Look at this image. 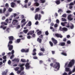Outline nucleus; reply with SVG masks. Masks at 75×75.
I'll return each mask as SVG.
<instances>
[{
    "label": "nucleus",
    "instance_id": "09e8293b",
    "mask_svg": "<svg viewBox=\"0 0 75 75\" xmlns=\"http://www.w3.org/2000/svg\"><path fill=\"white\" fill-rule=\"evenodd\" d=\"M5 7H6V8H8V4L7 3H6L5 4Z\"/></svg>",
    "mask_w": 75,
    "mask_h": 75
},
{
    "label": "nucleus",
    "instance_id": "c756f323",
    "mask_svg": "<svg viewBox=\"0 0 75 75\" xmlns=\"http://www.w3.org/2000/svg\"><path fill=\"white\" fill-rule=\"evenodd\" d=\"M20 69V67H15L14 68V69L15 71H18V69Z\"/></svg>",
    "mask_w": 75,
    "mask_h": 75
},
{
    "label": "nucleus",
    "instance_id": "0eeeda50",
    "mask_svg": "<svg viewBox=\"0 0 75 75\" xmlns=\"http://www.w3.org/2000/svg\"><path fill=\"white\" fill-rule=\"evenodd\" d=\"M21 52H28L29 49H27L25 50L24 49H22L21 50Z\"/></svg>",
    "mask_w": 75,
    "mask_h": 75
},
{
    "label": "nucleus",
    "instance_id": "13d9d810",
    "mask_svg": "<svg viewBox=\"0 0 75 75\" xmlns=\"http://www.w3.org/2000/svg\"><path fill=\"white\" fill-rule=\"evenodd\" d=\"M14 56V54H12V55L10 57V59H13Z\"/></svg>",
    "mask_w": 75,
    "mask_h": 75
},
{
    "label": "nucleus",
    "instance_id": "864d4df0",
    "mask_svg": "<svg viewBox=\"0 0 75 75\" xmlns=\"http://www.w3.org/2000/svg\"><path fill=\"white\" fill-rule=\"evenodd\" d=\"M40 38H43V35H42L39 36Z\"/></svg>",
    "mask_w": 75,
    "mask_h": 75
},
{
    "label": "nucleus",
    "instance_id": "e2e57ef3",
    "mask_svg": "<svg viewBox=\"0 0 75 75\" xmlns=\"http://www.w3.org/2000/svg\"><path fill=\"white\" fill-rule=\"evenodd\" d=\"M61 11L62 12V9H59L58 11V13H59V12Z\"/></svg>",
    "mask_w": 75,
    "mask_h": 75
},
{
    "label": "nucleus",
    "instance_id": "c03bdc74",
    "mask_svg": "<svg viewBox=\"0 0 75 75\" xmlns=\"http://www.w3.org/2000/svg\"><path fill=\"white\" fill-rule=\"evenodd\" d=\"M67 44H71V41H70V40H68L67 42Z\"/></svg>",
    "mask_w": 75,
    "mask_h": 75
},
{
    "label": "nucleus",
    "instance_id": "a211bd4d",
    "mask_svg": "<svg viewBox=\"0 0 75 75\" xmlns=\"http://www.w3.org/2000/svg\"><path fill=\"white\" fill-rule=\"evenodd\" d=\"M55 3L56 4H57V5L59 4H60L61 3V2H60V0H57L55 1Z\"/></svg>",
    "mask_w": 75,
    "mask_h": 75
},
{
    "label": "nucleus",
    "instance_id": "f8f14e48",
    "mask_svg": "<svg viewBox=\"0 0 75 75\" xmlns=\"http://www.w3.org/2000/svg\"><path fill=\"white\" fill-rule=\"evenodd\" d=\"M58 45L60 46H65V42H62L59 43Z\"/></svg>",
    "mask_w": 75,
    "mask_h": 75
},
{
    "label": "nucleus",
    "instance_id": "dca6fc26",
    "mask_svg": "<svg viewBox=\"0 0 75 75\" xmlns=\"http://www.w3.org/2000/svg\"><path fill=\"white\" fill-rule=\"evenodd\" d=\"M65 26L67 28H69V27H70V25H69V23L66 22Z\"/></svg>",
    "mask_w": 75,
    "mask_h": 75
},
{
    "label": "nucleus",
    "instance_id": "37998d69",
    "mask_svg": "<svg viewBox=\"0 0 75 75\" xmlns=\"http://www.w3.org/2000/svg\"><path fill=\"white\" fill-rule=\"evenodd\" d=\"M6 8H4L3 9V13H4L5 12H6Z\"/></svg>",
    "mask_w": 75,
    "mask_h": 75
},
{
    "label": "nucleus",
    "instance_id": "58836bf2",
    "mask_svg": "<svg viewBox=\"0 0 75 75\" xmlns=\"http://www.w3.org/2000/svg\"><path fill=\"white\" fill-rule=\"evenodd\" d=\"M49 43L50 44L51 47H52L53 46V43H52V42L51 41H50Z\"/></svg>",
    "mask_w": 75,
    "mask_h": 75
},
{
    "label": "nucleus",
    "instance_id": "f03ea898",
    "mask_svg": "<svg viewBox=\"0 0 75 75\" xmlns=\"http://www.w3.org/2000/svg\"><path fill=\"white\" fill-rule=\"evenodd\" d=\"M74 64H75V60L74 59L71 60L68 65V67H72V65H74Z\"/></svg>",
    "mask_w": 75,
    "mask_h": 75
},
{
    "label": "nucleus",
    "instance_id": "72a5a7b5",
    "mask_svg": "<svg viewBox=\"0 0 75 75\" xmlns=\"http://www.w3.org/2000/svg\"><path fill=\"white\" fill-rule=\"evenodd\" d=\"M13 11V9H12V8H8V11H9V12H11V11Z\"/></svg>",
    "mask_w": 75,
    "mask_h": 75
},
{
    "label": "nucleus",
    "instance_id": "680f3d73",
    "mask_svg": "<svg viewBox=\"0 0 75 75\" xmlns=\"http://www.w3.org/2000/svg\"><path fill=\"white\" fill-rule=\"evenodd\" d=\"M31 4V2H29L28 3V6H30Z\"/></svg>",
    "mask_w": 75,
    "mask_h": 75
},
{
    "label": "nucleus",
    "instance_id": "ddd939ff",
    "mask_svg": "<svg viewBox=\"0 0 75 75\" xmlns=\"http://www.w3.org/2000/svg\"><path fill=\"white\" fill-rule=\"evenodd\" d=\"M18 22V21L16 19H14L12 22V24L13 25H16V24Z\"/></svg>",
    "mask_w": 75,
    "mask_h": 75
},
{
    "label": "nucleus",
    "instance_id": "423d86ee",
    "mask_svg": "<svg viewBox=\"0 0 75 75\" xmlns=\"http://www.w3.org/2000/svg\"><path fill=\"white\" fill-rule=\"evenodd\" d=\"M41 18V15L40 14L39 15V16L37 14L35 15V19H40Z\"/></svg>",
    "mask_w": 75,
    "mask_h": 75
},
{
    "label": "nucleus",
    "instance_id": "6e6d98bb",
    "mask_svg": "<svg viewBox=\"0 0 75 75\" xmlns=\"http://www.w3.org/2000/svg\"><path fill=\"white\" fill-rule=\"evenodd\" d=\"M3 58L4 59H6L7 58V57H6V56H4L3 57Z\"/></svg>",
    "mask_w": 75,
    "mask_h": 75
},
{
    "label": "nucleus",
    "instance_id": "f257e3e1",
    "mask_svg": "<svg viewBox=\"0 0 75 75\" xmlns=\"http://www.w3.org/2000/svg\"><path fill=\"white\" fill-rule=\"evenodd\" d=\"M54 65V64L53 63H51L50 64V66L51 67H52L53 68H54L55 69H56L57 68V67H58L59 68H60V64H59V63L56 62L55 64Z\"/></svg>",
    "mask_w": 75,
    "mask_h": 75
},
{
    "label": "nucleus",
    "instance_id": "2eb2a0df",
    "mask_svg": "<svg viewBox=\"0 0 75 75\" xmlns=\"http://www.w3.org/2000/svg\"><path fill=\"white\" fill-rule=\"evenodd\" d=\"M16 6V3H15L14 2H12L11 4V7H14V6Z\"/></svg>",
    "mask_w": 75,
    "mask_h": 75
},
{
    "label": "nucleus",
    "instance_id": "0e129e2a",
    "mask_svg": "<svg viewBox=\"0 0 75 75\" xmlns=\"http://www.w3.org/2000/svg\"><path fill=\"white\" fill-rule=\"evenodd\" d=\"M67 13H71V11L70 10L67 11Z\"/></svg>",
    "mask_w": 75,
    "mask_h": 75
},
{
    "label": "nucleus",
    "instance_id": "052dcab7",
    "mask_svg": "<svg viewBox=\"0 0 75 75\" xmlns=\"http://www.w3.org/2000/svg\"><path fill=\"white\" fill-rule=\"evenodd\" d=\"M25 19H23L21 21V23H24V22H25Z\"/></svg>",
    "mask_w": 75,
    "mask_h": 75
},
{
    "label": "nucleus",
    "instance_id": "c9c22d12",
    "mask_svg": "<svg viewBox=\"0 0 75 75\" xmlns=\"http://www.w3.org/2000/svg\"><path fill=\"white\" fill-rule=\"evenodd\" d=\"M21 70H18L17 72V74H20V73H21Z\"/></svg>",
    "mask_w": 75,
    "mask_h": 75
},
{
    "label": "nucleus",
    "instance_id": "de8ad7c7",
    "mask_svg": "<svg viewBox=\"0 0 75 75\" xmlns=\"http://www.w3.org/2000/svg\"><path fill=\"white\" fill-rule=\"evenodd\" d=\"M33 58L35 59H38V57L36 56L33 57Z\"/></svg>",
    "mask_w": 75,
    "mask_h": 75
},
{
    "label": "nucleus",
    "instance_id": "8fccbe9b",
    "mask_svg": "<svg viewBox=\"0 0 75 75\" xmlns=\"http://www.w3.org/2000/svg\"><path fill=\"white\" fill-rule=\"evenodd\" d=\"M24 67H21V70H20L21 71H24Z\"/></svg>",
    "mask_w": 75,
    "mask_h": 75
},
{
    "label": "nucleus",
    "instance_id": "bb28decb",
    "mask_svg": "<svg viewBox=\"0 0 75 75\" xmlns=\"http://www.w3.org/2000/svg\"><path fill=\"white\" fill-rule=\"evenodd\" d=\"M21 61L22 62H26V60L25 59H21Z\"/></svg>",
    "mask_w": 75,
    "mask_h": 75
},
{
    "label": "nucleus",
    "instance_id": "69168bd1",
    "mask_svg": "<svg viewBox=\"0 0 75 75\" xmlns=\"http://www.w3.org/2000/svg\"><path fill=\"white\" fill-rule=\"evenodd\" d=\"M17 14L16 13H14L13 14V17H16L17 16Z\"/></svg>",
    "mask_w": 75,
    "mask_h": 75
},
{
    "label": "nucleus",
    "instance_id": "603ef678",
    "mask_svg": "<svg viewBox=\"0 0 75 75\" xmlns=\"http://www.w3.org/2000/svg\"><path fill=\"white\" fill-rule=\"evenodd\" d=\"M40 8H38L36 9V11H40Z\"/></svg>",
    "mask_w": 75,
    "mask_h": 75
},
{
    "label": "nucleus",
    "instance_id": "4c0bfd02",
    "mask_svg": "<svg viewBox=\"0 0 75 75\" xmlns=\"http://www.w3.org/2000/svg\"><path fill=\"white\" fill-rule=\"evenodd\" d=\"M40 50L41 51H42V52H44L45 51V49L44 48H41Z\"/></svg>",
    "mask_w": 75,
    "mask_h": 75
},
{
    "label": "nucleus",
    "instance_id": "39448f33",
    "mask_svg": "<svg viewBox=\"0 0 75 75\" xmlns=\"http://www.w3.org/2000/svg\"><path fill=\"white\" fill-rule=\"evenodd\" d=\"M55 36L57 38H62L63 37V36L61 35V34H59V33H56L55 34Z\"/></svg>",
    "mask_w": 75,
    "mask_h": 75
},
{
    "label": "nucleus",
    "instance_id": "7ed1b4c3",
    "mask_svg": "<svg viewBox=\"0 0 75 75\" xmlns=\"http://www.w3.org/2000/svg\"><path fill=\"white\" fill-rule=\"evenodd\" d=\"M59 30L61 31L65 32L68 30V29L65 27L62 28V27L60 26L59 28Z\"/></svg>",
    "mask_w": 75,
    "mask_h": 75
},
{
    "label": "nucleus",
    "instance_id": "a18cd8bd",
    "mask_svg": "<svg viewBox=\"0 0 75 75\" xmlns=\"http://www.w3.org/2000/svg\"><path fill=\"white\" fill-rule=\"evenodd\" d=\"M26 23H27V22H26L24 23L22 25L21 27H23V26H24V25H25V24H26Z\"/></svg>",
    "mask_w": 75,
    "mask_h": 75
},
{
    "label": "nucleus",
    "instance_id": "b1692460",
    "mask_svg": "<svg viewBox=\"0 0 75 75\" xmlns=\"http://www.w3.org/2000/svg\"><path fill=\"white\" fill-rule=\"evenodd\" d=\"M70 27L71 29H73L74 27V26L73 24H71V25L70 26Z\"/></svg>",
    "mask_w": 75,
    "mask_h": 75
},
{
    "label": "nucleus",
    "instance_id": "79ce46f5",
    "mask_svg": "<svg viewBox=\"0 0 75 75\" xmlns=\"http://www.w3.org/2000/svg\"><path fill=\"white\" fill-rule=\"evenodd\" d=\"M62 55H64V56H67V54L66 53H65L64 52H62Z\"/></svg>",
    "mask_w": 75,
    "mask_h": 75
},
{
    "label": "nucleus",
    "instance_id": "4be33fe9",
    "mask_svg": "<svg viewBox=\"0 0 75 75\" xmlns=\"http://www.w3.org/2000/svg\"><path fill=\"white\" fill-rule=\"evenodd\" d=\"M71 17L72 15L71 14L69 15L67 17L68 19H73V18H71Z\"/></svg>",
    "mask_w": 75,
    "mask_h": 75
},
{
    "label": "nucleus",
    "instance_id": "f3484780",
    "mask_svg": "<svg viewBox=\"0 0 75 75\" xmlns=\"http://www.w3.org/2000/svg\"><path fill=\"white\" fill-rule=\"evenodd\" d=\"M11 20H12V19H9V20H8V19H6V20L5 21H6L7 23H10Z\"/></svg>",
    "mask_w": 75,
    "mask_h": 75
},
{
    "label": "nucleus",
    "instance_id": "4d7b16f0",
    "mask_svg": "<svg viewBox=\"0 0 75 75\" xmlns=\"http://www.w3.org/2000/svg\"><path fill=\"white\" fill-rule=\"evenodd\" d=\"M11 63V61H10V60H9L8 62V64H9V65H10Z\"/></svg>",
    "mask_w": 75,
    "mask_h": 75
},
{
    "label": "nucleus",
    "instance_id": "bf43d9fd",
    "mask_svg": "<svg viewBox=\"0 0 75 75\" xmlns=\"http://www.w3.org/2000/svg\"><path fill=\"white\" fill-rule=\"evenodd\" d=\"M36 54H37V53H36V52H34L32 53V55H33V56L36 55Z\"/></svg>",
    "mask_w": 75,
    "mask_h": 75
},
{
    "label": "nucleus",
    "instance_id": "aec40b11",
    "mask_svg": "<svg viewBox=\"0 0 75 75\" xmlns=\"http://www.w3.org/2000/svg\"><path fill=\"white\" fill-rule=\"evenodd\" d=\"M39 5L40 4L37 2H36L34 3V6H36V7H38V6H39Z\"/></svg>",
    "mask_w": 75,
    "mask_h": 75
},
{
    "label": "nucleus",
    "instance_id": "412c9836",
    "mask_svg": "<svg viewBox=\"0 0 75 75\" xmlns=\"http://www.w3.org/2000/svg\"><path fill=\"white\" fill-rule=\"evenodd\" d=\"M13 61H15L16 62H18L20 61V59H14L13 60Z\"/></svg>",
    "mask_w": 75,
    "mask_h": 75
},
{
    "label": "nucleus",
    "instance_id": "9d476101",
    "mask_svg": "<svg viewBox=\"0 0 75 75\" xmlns=\"http://www.w3.org/2000/svg\"><path fill=\"white\" fill-rule=\"evenodd\" d=\"M34 33V30H33L32 31H29L28 33H27V35H32V34H33Z\"/></svg>",
    "mask_w": 75,
    "mask_h": 75
},
{
    "label": "nucleus",
    "instance_id": "5701e85b",
    "mask_svg": "<svg viewBox=\"0 0 75 75\" xmlns=\"http://www.w3.org/2000/svg\"><path fill=\"white\" fill-rule=\"evenodd\" d=\"M41 34H42V32H41V31H39L37 33V34H38V35H40Z\"/></svg>",
    "mask_w": 75,
    "mask_h": 75
},
{
    "label": "nucleus",
    "instance_id": "2f4dec72",
    "mask_svg": "<svg viewBox=\"0 0 75 75\" xmlns=\"http://www.w3.org/2000/svg\"><path fill=\"white\" fill-rule=\"evenodd\" d=\"M66 72H68V71H70V68L67 67H66L65 68Z\"/></svg>",
    "mask_w": 75,
    "mask_h": 75
},
{
    "label": "nucleus",
    "instance_id": "5fc2aeb1",
    "mask_svg": "<svg viewBox=\"0 0 75 75\" xmlns=\"http://www.w3.org/2000/svg\"><path fill=\"white\" fill-rule=\"evenodd\" d=\"M24 71H22L21 72L20 75H24Z\"/></svg>",
    "mask_w": 75,
    "mask_h": 75
},
{
    "label": "nucleus",
    "instance_id": "4468645a",
    "mask_svg": "<svg viewBox=\"0 0 75 75\" xmlns=\"http://www.w3.org/2000/svg\"><path fill=\"white\" fill-rule=\"evenodd\" d=\"M8 71L7 70L6 71V72L5 71H4L2 72V75H7Z\"/></svg>",
    "mask_w": 75,
    "mask_h": 75
},
{
    "label": "nucleus",
    "instance_id": "3c124183",
    "mask_svg": "<svg viewBox=\"0 0 75 75\" xmlns=\"http://www.w3.org/2000/svg\"><path fill=\"white\" fill-rule=\"evenodd\" d=\"M48 32V31H46L45 32V35H48L49 34Z\"/></svg>",
    "mask_w": 75,
    "mask_h": 75
},
{
    "label": "nucleus",
    "instance_id": "c85d7f7f",
    "mask_svg": "<svg viewBox=\"0 0 75 75\" xmlns=\"http://www.w3.org/2000/svg\"><path fill=\"white\" fill-rule=\"evenodd\" d=\"M28 30L27 29L26 30H23V32L24 33H25V34H27V32H28Z\"/></svg>",
    "mask_w": 75,
    "mask_h": 75
},
{
    "label": "nucleus",
    "instance_id": "f704fd0d",
    "mask_svg": "<svg viewBox=\"0 0 75 75\" xmlns=\"http://www.w3.org/2000/svg\"><path fill=\"white\" fill-rule=\"evenodd\" d=\"M13 44V40H9L8 44Z\"/></svg>",
    "mask_w": 75,
    "mask_h": 75
},
{
    "label": "nucleus",
    "instance_id": "e433bc0d",
    "mask_svg": "<svg viewBox=\"0 0 75 75\" xmlns=\"http://www.w3.org/2000/svg\"><path fill=\"white\" fill-rule=\"evenodd\" d=\"M62 17H65V18H66L67 17V14L65 13L64 14L62 15Z\"/></svg>",
    "mask_w": 75,
    "mask_h": 75
},
{
    "label": "nucleus",
    "instance_id": "473e14b6",
    "mask_svg": "<svg viewBox=\"0 0 75 75\" xmlns=\"http://www.w3.org/2000/svg\"><path fill=\"white\" fill-rule=\"evenodd\" d=\"M41 3H44L45 2V0H40Z\"/></svg>",
    "mask_w": 75,
    "mask_h": 75
},
{
    "label": "nucleus",
    "instance_id": "774afa93",
    "mask_svg": "<svg viewBox=\"0 0 75 75\" xmlns=\"http://www.w3.org/2000/svg\"><path fill=\"white\" fill-rule=\"evenodd\" d=\"M36 50L35 49H34L33 50V52H35L36 51Z\"/></svg>",
    "mask_w": 75,
    "mask_h": 75
},
{
    "label": "nucleus",
    "instance_id": "49530a36",
    "mask_svg": "<svg viewBox=\"0 0 75 75\" xmlns=\"http://www.w3.org/2000/svg\"><path fill=\"white\" fill-rule=\"evenodd\" d=\"M72 73H73V72H72V71H70L68 75H71V74H72Z\"/></svg>",
    "mask_w": 75,
    "mask_h": 75
},
{
    "label": "nucleus",
    "instance_id": "9b49d317",
    "mask_svg": "<svg viewBox=\"0 0 75 75\" xmlns=\"http://www.w3.org/2000/svg\"><path fill=\"white\" fill-rule=\"evenodd\" d=\"M8 38L9 41H13L14 40V37L13 36H9Z\"/></svg>",
    "mask_w": 75,
    "mask_h": 75
},
{
    "label": "nucleus",
    "instance_id": "393cba45",
    "mask_svg": "<svg viewBox=\"0 0 75 75\" xmlns=\"http://www.w3.org/2000/svg\"><path fill=\"white\" fill-rule=\"evenodd\" d=\"M38 55L39 56H41L42 55H44L43 54V52H40L38 54Z\"/></svg>",
    "mask_w": 75,
    "mask_h": 75
},
{
    "label": "nucleus",
    "instance_id": "20e7f679",
    "mask_svg": "<svg viewBox=\"0 0 75 75\" xmlns=\"http://www.w3.org/2000/svg\"><path fill=\"white\" fill-rule=\"evenodd\" d=\"M7 47L9 51H11L13 49V45L11 44H8Z\"/></svg>",
    "mask_w": 75,
    "mask_h": 75
},
{
    "label": "nucleus",
    "instance_id": "cd10ccee",
    "mask_svg": "<svg viewBox=\"0 0 75 75\" xmlns=\"http://www.w3.org/2000/svg\"><path fill=\"white\" fill-rule=\"evenodd\" d=\"M1 24H2V25H7V23L5 22H1Z\"/></svg>",
    "mask_w": 75,
    "mask_h": 75
},
{
    "label": "nucleus",
    "instance_id": "6e6552de",
    "mask_svg": "<svg viewBox=\"0 0 75 75\" xmlns=\"http://www.w3.org/2000/svg\"><path fill=\"white\" fill-rule=\"evenodd\" d=\"M29 65L30 64L28 63H27L26 64L25 67L27 69H30V65Z\"/></svg>",
    "mask_w": 75,
    "mask_h": 75
},
{
    "label": "nucleus",
    "instance_id": "a878e982",
    "mask_svg": "<svg viewBox=\"0 0 75 75\" xmlns=\"http://www.w3.org/2000/svg\"><path fill=\"white\" fill-rule=\"evenodd\" d=\"M66 22H62L61 23V25L64 27L65 26Z\"/></svg>",
    "mask_w": 75,
    "mask_h": 75
},
{
    "label": "nucleus",
    "instance_id": "338daca9",
    "mask_svg": "<svg viewBox=\"0 0 75 75\" xmlns=\"http://www.w3.org/2000/svg\"><path fill=\"white\" fill-rule=\"evenodd\" d=\"M29 0H25V1H24L25 3H27L28 2V1Z\"/></svg>",
    "mask_w": 75,
    "mask_h": 75
},
{
    "label": "nucleus",
    "instance_id": "ea45409f",
    "mask_svg": "<svg viewBox=\"0 0 75 75\" xmlns=\"http://www.w3.org/2000/svg\"><path fill=\"white\" fill-rule=\"evenodd\" d=\"M21 41V39H18L16 40V42H18V43L20 42Z\"/></svg>",
    "mask_w": 75,
    "mask_h": 75
},
{
    "label": "nucleus",
    "instance_id": "a19ab883",
    "mask_svg": "<svg viewBox=\"0 0 75 75\" xmlns=\"http://www.w3.org/2000/svg\"><path fill=\"white\" fill-rule=\"evenodd\" d=\"M28 26H30L31 25V21H29L28 23Z\"/></svg>",
    "mask_w": 75,
    "mask_h": 75
},
{
    "label": "nucleus",
    "instance_id": "6ab92c4d",
    "mask_svg": "<svg viewBox=\"0 0 75 75\" xmlns=\"http://www.w3.org/2000/svg\"><path fill=\"white\" fill-rule=\"evenodd\" d=\"M37 41L39 43H41V42H42V40L40 39L39 38H38L37 39Z\"/></svg>",
    "mask_w": 75,
    "mask_h": 75
},
{
    "label": "nucleus",
    "instance_id": "7c9ffc66",
    "mask_svg": "<svg viewBox=\"0 0 75 75\" xmlns=\"http://www.w3.org/2000/svg\"><path fill=\"white\" fill-rule=\"evenodd\" d=\"M25 65V64L23 63L19 65L21 68V67H23V66H24Z\"/></svg>",
    "mask_w": 75,
    "mask_h": 75
},
{
    "label": "nucleus",
    "instance_id": "1a4fd4ad",
    "mask_svg": "<svg viewBox=\"0 0 75 75\" xmlns=\"http://www.w3.org/2000/svg\"><path fill=\"white\" fill-rule=\"evenodd\" d=\"M52 41L54 44H57L58 43L57 40L55 39H54V38H52Z\"/></svg>",
    "mask_w": 75,
    "mask_h": 75
}]
</instances>
